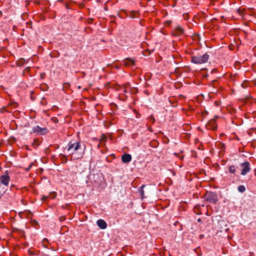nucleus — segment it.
Segmentation results:
<instances>
[{
	"label": "nucleus",
	"mask_w": 256,
	"mask_h": 256,
	"mask_svg": "<svg viewBox=\"0 0 256 256\" xmlns=\"http://www.w3.org/2000/svg\"><path fill=\"white\" fill-rule=\"evenodd\" d=\"M216 124L214 119L210 120L206 124L208 129L215 130L216 128Z\"/></svg>",
	"instance_id": "8"
},
{
	"label": "nucleus",
	"mask_w": 256,
	"mask_h": 256,
	"mask_svg": "<svg viewBox=\"0 0 256 256\" xmlns=\"http://www.w3.org/2000/svg\"><path fill=\"white\" fill-rule=\"evenodd\" d=\"M209 55L206 53L202 56H194L192 57L191 62L195 64H202L208 62Z\"/></svg>",
	"instance_id": "2"
},
{
	"label": "nucleus",
	"mask_w": 256,
	"mask_h": 256,
	"mask_svg": "<svg viewBox=\"0 0 256 256\" xmlns=\"http://www.w3.org/2000/svg\"><path fill=\"white\" fill-rule=\"evenodd\" d=\"M32 132L40 134H44L47 132V129L45 128H40L37 126L32 128Z\"/></svg>",
	"instance_id": "5"
},
{
	"label": "nucleus",
	"mask_w": 256,
	"mask_h": 256,
	"mask_svg": "<svg viewBox=\"0 0 256 256\" xmlns=\"http://www.w3.org/2000/svg\"><path fill=\"white\" fill-rule=\"evenodd\" d=\"M236 171V166L234 165L230 166L228 168V172L230 174H234Z\"/></svg>",
	"instance_id": "12"
},
{
	"label": "nucleus",
	"mask_w": 256,
	"mask_h": 256,
	"mask_svg": "<svg viewBox=\"0 0 256 256\" xmlns=\"http://www.w3.org/2000/svg\"><path fill=\"white\" fill-rule=\"evenodd\" d=\"M122 63L124 65L128 66H132L134 65V60L131 58H126L122 60Z\"/></svg>",
	"instance_id": "9"
},
{
	"label": "nucleus",
	"mask_w": 256,
	"mask_h": 256,
	"mask_svg": "<svg viewBox=\"0 0 256 256\" xmlns=\"http://www.w3.org/2000/svg\"><path fill=\"white\" fill-rule=\"evenodd\" d=\"M144 186H145L144 185H142V186H140V188L139 189V192H140V196H141V198L142 199H144V189H143V188Z\"/></svg>",
	"instance_id": "13"
},
{
	"label": "nucleus",
	"mask_w": 256,
	"mask_h": 256,
	"mask_svg": "<svg viewBox=\"0 0 256 256\" xmlns=\"http://www.w3.org/2000/svg\"><path fill=\"white\" fill-rule=\"evenodd\" d=\"M122 160L124 163H128L132 160V156L130 154H125L122 156Z\"/></svg>",
	"instance_id": "10"
},
{
	"label": "nucleus",
	"mask_w": 256,
	"mask_h": 256,
	"mask_svg": "<svg viewBox=\"0 0 256 256\" xmlns=\"http://www.w3.org/2000/svg\"><path fill=\"white\" fill-rule=\"evenodd\" d=\"M242 170L240 172L241 175H246L250 170V164L248 162H244L240 164Z\"/></svg>",
	"instance_id": "4"
},
{
	"label": "nucleus",
	"mask_w": 256,
	"mask_h": 256,
	"mask_svg": "<svg viewBox=\"0 0 256 256\" xmlns=\"http://www.w3.org/2000/svg\"><path fill=\"white\" fill-rule=\"evenodd\" d=\"M206 200L210 202L216 203L218 200V198L216 194L209 193L206 196Z\"/></svg>",
	"instance_id": "6"
},
{
	"label": "nucleus",
	"mask_w": 256,
	"mask_h": 256,
	"mask_svg": "<svg viewBox=\"0 0 256 256\" xmlns=\"http://www.w3.org/2000/svg\"><path fill=\"white\" fill-rule=\"evenodd\" d=\"M184 29L180 26H176L173 30V34L176 36H180L183 34Z\"/></svg>",
	"instance_id": "7"
},
{
	"label": "nucleus",
	"mask_w": 256,
	"mask_h": 256,
	"mask_svg": "<svg viewBox=\"0 0 256 256\" xmlns=\"http://www.w3.org/2000/svg\"><path fill=\"white\" fill-rule=\"evenodd\" d=\"M238 190L239 192H245L246 190V188L243 185H240L238 186Z\"/></svg>",
	"instance_id": "14"
},
{
	"label": "nucleus",
	"mask_w": 256,
	"mask_h": 256,
	"mask_svg": "<svg viewBox=\"0 0 256 256\" xmlns=\"http://www.w3.org/2000/svg\"><path fill=\"white\" fill-rule=\"evenodd\" d=\"M86 149V146L81 142L70 141L68 145L66 152L74 160L82 158Z\"/></svg>",
	"instance_id": "1"
},
{
	"label": "nucleus",
	"mask_w": 256,
	"mask_h": 256,
	"mask_svg": "<svg viewBox=\"0 0 256 256\" xmlns=\"http://www.w3.org/2000/svg\"><path fill=\"white\" fill-rule=\"evenodd\" d=\"M96 224L101 229L104 230L106 228L107 224L106 222L102 219L98 220L96 222Z\"/></svg>",
	"instance_id": "11"
},
{
	"label": "nucleus",
	"mask_w": 256,
	"mask_h": 256,
	"mask_svg": "<svg viewBox=\"0 0 256 256\" xmlns=\"http://www.w3.org/2000/svg\"><path fill=\"white\" fill-rule=\"evenodd\" d=\"M10 180L9 172L8 170H6L0 176V186L3 185L5 186H8L9 184Z\"/></svg>",
	"instance_id": "3"
}]
</instances>
